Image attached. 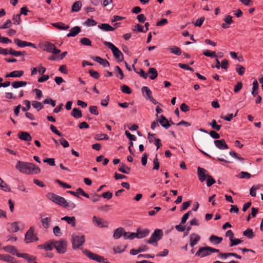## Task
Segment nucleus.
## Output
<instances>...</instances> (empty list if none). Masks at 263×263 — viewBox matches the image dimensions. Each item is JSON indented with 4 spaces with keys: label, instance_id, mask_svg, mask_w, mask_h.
Masks as SVG:
<instances>
[{
    "label": "nucleus",
    "instance_id": "obj_15",
    "mask_svg": "<svg viewBox=\"0 0 263 263\" xmlns=\"http://www.w3.org/2000/svg\"><path fill=\"white\" fill-rule=\"evenodd\" d=\"M18 137L21 140L25 141H30L32 139L30 134L26 132H20L18 133Z\"/></svg>",
    "mask_w": 263,
    "mask_h": 263
},
{
    "label": "nucleus",
    "instance_id": "obj_4",
    "mask_svg": "<svg viewBox=\"0 0 263 263\" xmlns=\"http://www.w3.org/2000/svg\"><path fill=\"white\" fill-rule=\"evenodd\" d=\"M85 241V236L81 234L78 235L73 234L71 236L72 246L74 250L79 249L84 243Z\"/></svg>",
    "mask_w": 263,
    "mask_h": 263
},
{
    "label": "nucleus",
    "instance_id": "obj_58",
    "mask_svg": "<svg viewBox=\"0 0 263 263\" xmlns=\"http://www.w3.org/2000/svg\"><path fill=\"white\" fill-rule=\"evenodd\" d=\"M126 246H124L123 248H121L120 246H117L114 248V251L115 253H119L123 252L126 249Z\"/></svg>",
    "mask_w": 263,
    "mask_h": 263
},
{
    "label": "nucleus",
    "instance_id": "obj_38",
    "mask_svg": "<svg viewBox=\"0 0 263 263\" xmlns=\"http://www.w3.org/2000/svg\"><path fill=\"white\" fill-rule=\"evenodd\" d=\"M24 71L22 70H15L11 72L9 76L12 78H20L23 75Z\"/></svg>",
    "mask_w": 263,
    "mask_h": 263
},
{
    "label": "nucleus",
    "instance_id": "obj_18",
    "mask_svg": "<svg viewBox=\"0 0 263 263\" xmlns=\"http://www.w3.org/2000/svg\"><path fill=\"white\" fill-rule=\"evenodd\" d=\"M17 222H13L7 224V229L10 232L15 233L19 230Z\"/></svg>",
    "mask_w": 263,
    "mask_h": 263
},
{
    "label": "nucleus",
    "instance_id": "obj_11",
    "mask_svg": "<svg viewBox=\"0 0 263 263\" xmlns=\"http://www.w3.org/2000/svg\"><path fill=\"white\" fill-rule=\"evenodd\" d=\"M197 175L199 178V180L201 182H203L206 178H208V176L209 175L208 174V171L204 168L200 167H198L197 168Z\"/></svg>",
    "mask_w": 263,
    "mask_h": 263
},
{
    "label": "nucleus",
    "instance_id": "obj_29",
    "mask_svg": "<svg viewBox=\"0 0 263 263\" xmlns=\"http://www.w3.org/2000/svg\"><path fill=\"white\" fill-rule=\"evenodd\" d=\"M148 74H150L149 78L151 80H155L158 76L157 71L154 68H150L148 70Z\"/></svg>",
    "mask_w": 263,
    "mask_h": 263
},
{
    "label": "nucleus",
    "instance_id": "obj_48",
    "mask_svg": "<svg viewBox=\"0 0 263 263\" xmlns=\"http://www.w3.org/2000/svg\"><path fill=\"white\" fill-rule=\"evenodd\" d=\"M80 43L83 45H87V46H91V41L86 37H84L81 39Z\"/></svg>",
    "mask_w": 263,
    "mask_h": 263
},
{
    "label": "nucleus",
    "instance_id": "obj_31",
    "mask_svg": "<svg viewBox=\"0 0 263 263\" xmlns=\"http://www.w3.org/2000/svg\"><path fill=\"white\" fill-rule=\"evenodd\" d=\"M130 168L126 166L124 164L121 163L120 164L118 170L124 174H128L130 171Z\"/></svg>",
    "mask_w": 263,
    "mask_h": 263
},
{
    "label": "nucleus",
    "instance_id": "obj_49",
    "mask_svg": "<svg viewBox=\"0 0 263 263\" xmlns=\"http://www.w3.org/2000/svg\"><path fill=\"white\" fill-rule=\"evenodd\" d=\"M203 54L206 57H209L212 58H214L216 56L215 51H212L211 50H205L203 52Z\"/></svg>",
    "mask_w": 263,
    "mask_h": 263
},
{
    "label": "nucleus",
    "instance_id": "obj_45",
    "mask_svg": "<svg viewBox=\"0 0 263 263\" xmlns=\"http://www.w3.org/2000/svg\"><path fill=\"white\" fill-rule=\"evenodd\" d=\"M210 125L212 126V128L217 131L220 129L221 125H218L215 120H213Z\"/></svg>",
    "mask_w": 263,
    "mask_h": 263
},
{
    "label": "nucleus",
    "instance_id": "obj_39",
    "mask_svg": "<svg viewBox=\"0 0 263 263\" xmlns=\"http://www.w3.org/2000/svg\"><path fill=\"white\" fill-rule=\"evenodd\" d=\"M54 244V240L50 241L44 245V248L46 251H51L53 248H54V246H53Z\"/></svg>",
    "mask_w": 263,
    "mask_h": 263
},
{
    "label": "nucleus",
    "instance_id": "obj_53",
    "mask_svg": "<svg viewBox=\"0 0 263 263\" xmlns=\"http://www.w3.org/2000/svg\"><path fill=\"white\" fill-rule=\"evenodd\" d=\"M215 183V180L210 175L208 176L206 180V185L208 186H210Z\"/></svg>",
    "mask_w": 263,
    "mask_h": 263
},
{
    "label": "nucleus",
    "instance_id": "obj_5",
    "mask_svg": "<svg viewBox=\"0 0 263 263\" xmlns=\"http://www.w3.org/2000/svg\"><path fill=\"white\" fill-rule=\"evenodd\" d=\"M67 241L64 239L54 241V248L59 254H64L67 251Z\"/></svg>",
    "mask_w": 263,
    "mask_h": 263
},
{
    "label": "nucleus",
    "instance_id": "obj_9",
    "mask_svg": "<svg viewBox=\"0 0 263 263\" xmlns=\"http://www.w3.org/2000/svg\"><path fill=\"white\" fill-rule=\"evenodd\" d=\"M92 222L97 227L99 228H106L108 226V222L103 220L101 218H99L94 216L92 217Z\"/></svg>",
    "mask_w": 263,
    "mask_h": 263
},
{
    "label": "nucleus",
    "instance_id": "obj_28",
    "mask_svg": "<svg viewBox=\"0 0 263 263\" xmlns=\"http://www.w3.org/2000/svg\"><path fill=\"white\" fill-rule=\"evenodd\" d=\"M209 240L211 242L218 245L222 241V238L212 235L210 237Z\"/></svg>",
    "mask_w": 263,
    "mask_h": 263
},
{
    "label": "nucleus",
    "instance_id": "obj_12",
    "mask_svg": "<svg viewBox=\"0 0 263 263\" xmlns=\"http://www.w3.org/2000/svg\"><path fill=\"white\" fill-rule=\"evenodd\" d=\"M200 239V236L196 233H192L190 236V245L193 247Z\"/></svg>",
    "mask_w": 263,
    "mask_h": 263
},
{
    "label": "nucleus",
    "instance_id": "obj_64",
    "mask_svg": "<svg viewBox=\"0 0 263 263\" xmlns=\"http://www.w3.org/2000/svg\"><path fill=\"white\" fill-rule=\"evenodd\" d=\"M50 128L53 133H55L59 136H62V133H60L59 130H58L56 127L53 125L51 124L50 126Z\"/></svg>",
    "mask_w": 263,
    "mask_h": 263
},
{
    "label": "nucleus",
    "instance_id": "obj_63",
    "mask_svg": "<svg viewBox=\"0 0 263 263\" xmlns=\"http://www.w3.org/2000/svg\"><path fill=\"white\" fill-rule=\"evenodd\" d=\"M12 22L11 20H7L6 23L2 26L0 27V29H6L10 28L12 25Z\"/></svg>",
    "mask_w": 263,
    "mask_h": 263
},
{
    "label": "nucleus",
    "instance_id": "obj_1",
    "mask_svg": "<svg viewBox=\"0 0 263 263\" xmlns=\"http://www.w3.org/2000/svg\"><path fill=\"white\" fill-rule=\"evenodd\" d=\"M14 42L20 48H24L26 46H29L32 48H39L42 49H57V47H56L54 44L47 41L40 42L38 46H36L35 44L29 42L23 41L18 39H14Z\"/></svg>",
    "mask_w": 263,
    "mask_h": 263
},
{
    "label": "nucleus",
    "instance_id": "obj_51",
    "mask_svg": "<svg viewBox=\"0 0 263 263\" xmlns=\"http://www.w3.org/2000/svg\"><path fill=\"white\" fill-rule=\"evenodd\" d=\"M85 255L89 257L90 259L95 260L97 254L91 252L90 251L86 250L85 251Z\"/></svg>",
    "mask_w": 263,
    "mask_h": 263
},
{
    "label": "nucleus",
    "instance_id": "obj_25",
    "mask_svg": "<svg viewBox=\"0 0 263 263\" xmlns=\"http://www.w3.org/2000/svg\"><path fill=\"white\" fill-rule=\"evenodd\" d=\"M81 31V29L78 26H76L70 30V32L67 34V36L68 37L70 36H75L77 35Z\"/></svg>",
    "mask_w": 263,
    "mask_h": 263
},
{
    "label": "nucleus",
    "instance_id": "obj_43",
    "mask_svg": "<svg viewBox=\"0 0 263 263\" xmlns=\"http://www.w3.org/2000/svg\"><path fill=\"white\" fill-rule=\"evenodd\" d=\"M32 105L34 108L37 109V111L40 110L43 107L42 103L36 101H33L32 102Z\"/></svg>",
    "mask_w": 263,
    "mask_h": 263
},
{
    "label": "nucleus",
    "instance_id": "obj_21",
    "mask_svg": "<svg viewBox=\"0 0 263 263\" xmlns=\"http://www.w3.org/2000/svg\"><path fill=\"white\" fill-rule=\"evenodd\" d=\"M3 249L5 251H6L13 255H16L17 256V254H20L19 253L17 252L16 248L15 247L12 246H7L4 247Z\"/></svg>",
    "mask_w": 263,
    "mask_h": 263
},
{
    "label": "nucleus",
    "instance_id": "obj_46",
    "mask_svg": "<svg viewBox=\"0 0 263 263\" xmlns=\"http://www.w3.org/2000/svg\"><path fill=\"white\" fill-rule=\"evenodd\" d=\"M192 214V211H189L186 213L184 214L181 218V224H184L187 220L189 216Z\"/></svg>",
    "mask_w": 263,
    "mask_h": 263
},
{
    "label": "nucleus",
    "instance_id": "obj_7",
    "mask_svg": "<svg viewBox=\"0 0 263 263\" xmlns=\"http://www.w3.org/2000/svg\"><path fill=\"white\" fill-rule=\"evenodd\" d=\"M33 232L34 228L33 227H30L29 230L27 232L25 238V240L26 243H30L38 240V238L33 233Z\"/></svg>",
    "mask_w": 263,
    "mask_h": 263
},
{
    "label": "nucleus",
    "instance_id": "obj_34",
    "mask_svg": "<svg viewBox=\"0 0 263 263\" xmlns=\"http://www.w3.org/2000/svg\"><path fill=\"white\" fill-rule=\"evenodd\" d=\"M114 57L119 61H122L123 60V55L120 50H112Z\"/></svg>",
    "mask_w": 263,
    "mask_h": 263
},
{
    "label": "nucleus",
    "instance_id": "obj_10",
    "mask_svg": "<svg viewBox=\"0 0 263 263\" xmlns=\"http://www.w3.org/2000/svg\"><path fill=\"white\" fill-rule=\"evenodd\" d=\"M211 254L210 247H201L195 254L196 256L204 257Z\"/></svg>",
    "mask_w": 263,
    "mask_h": 263
},
{
    "label": "nucleus",
    "instance_id": "obj_35",
    "mask_svg": "<svg viewBox=\"0 0 263 263\" xmlns=\"http://www.w3.org/2000/svg\"><path fill=\"white\" fill-rule=\"evenodd\" d=\"M53 26L60 30H67L69 28L68 25H65L63 23H56L53 24Z\"/></svg>",
    "mask_w": 263,
    "mask_h": 263
},
{
    "label": "nucleus",
    "instance_id": "obj_13",
    "mask_svg": "<svg viewBox=\"0 0 263 263\" xmlns=\"http://www.w3.org/2000/svg\"><path fill=\"white\" fill-rule=\"evenodd\" d=\"M0 260L9 263H17L16 260L8 254H0Z\"/></svg>",
    "mask_w": 263,
    "mask_h": 263
},
{
    "label": "nucleus",
    "instance_id": "obj_16",
    "mask_svg": "<svg viewBox=\"0 0 263 263\" xmlns=\"http://www.w3.org/2000/svg\"><path fill=\"white\" fill-rule=\"evenodd\" d=\"M8 53L15 57H18L21 55H24L25 54V52L17 51L16 50H0V54L6 55Z\"/></svg>",
    "mask_w": 263,
    "mask_h": 263
},
{
    "label": "nucleus",
    "instance_id": "obj_26",
    "mask_svg": "<svg viewBox=\"0 0 263 263\" xmlns=\"http://www.w3.org/2000/svg\"><path fill=\"white\" fill-rule=\"evenodd\" d=\"M17 256L26 259L29 262H30L31 261H33L35 259V258L34 257L29 255L27 253H21L19 254H17Z\"/></svg>",
    "mask_w": 263,
    "mask_h": 263
},
{
    "label": "nucleus",
    "instance_id": "obj_37",
    "mask_svg": "<svg viewBox=\"0 0 263 263\" xmlns=\"http://www.w3.org/2000/svg\"><path fill=\"white\" fill-rule=\"evenodd\" d=\"M133 67L134 70L138 74H139L140 77L143 78L144 79L147 78V74L145 73V72L141 68H136L134 66V65H133Z\"/></svg>",
    "mask_w": 263,
    "mask_h": 263
},
{
    "label": "nucleus",
    "instance_id": "obj_57",
    "mask_svg": "<svg viewBox=\"0 0 263 263\" xmlns=\"http://www.w3.org/2000/svg\"><path fill=\"white\" fill-rule=\"evenodd\" d=\"M89 110L90 113L95 115H98L99 114L96 106H90L89 108Z\"/></svg>",
    "mask_w": 263,
    "mask_h": 263
},
{
    "label": "nucleus",
    "instance_id": "obj_30",
    "mask_svg": "<svg viewBox=\"0 0 263 263\" xmlns=\"http://www.w3.org/2000/svg\"><path fill=\"white\" fill-rule=\"evenodd\" d=\"M82 7V3L81 1H77L74 3L72 6V12H78Z\"/></svg>",
    "mask_w": 263,
    "mask_h": 263
},
{
    "label": "nucleus",
    "instance_id": "obj_24",
    "mask_svg": "<svg viewBox=\"0 0 263 263\" xmlns=\"http://www.w3.org/2000/svg\"><path fill=\"white\" fill-rule=\"evenodd\" d=\"M124 229L120 227L117 228L114 232L113 237L115 239H117L123 236Z\"/></svg>",
    "mask_w": 263,
    "mask_h": 263
},
{
    "label": "nucleus",
    "instance_id": "obj_3",
    "mask_svg": "<svg viewBox=\"0 0 263 263\" xmlns=\"http://www.w3.org/2000/svg\"><path fill=\"white\" fill-rule=\"evenodd\" d=\"M46 196L52 201L65 208L73 210L76 208V204L74 202L71 201H66L64 198L54 193H48Z\"/></svg>",
    "mask_w": 263,
    "mask_h": 263
},
{
    "label": "nucleus",
    "instance_id": "obj_60",
    "mask_svg": "<svg viewBox=\"0 0 263 263\" xmlns=\"http://www.w3.org/2000/svg\"><path fill=\"white\" fill-rule=\"evenodd\" d=\"M125 134L126 137L130 140V141H136L137 138L136 136L134 135L131 134L127 130H126L125 132Z\"/></svg>",
    "mask_w": 263,
    "mask_h": 263
},
{
    "label": "nucleus",
    "instance_id": "obj_54",
    "mask_svg": "<svg viewBox=\"0 0 263 263\" xmlns=\"http://www.w3.org/2000/svg\"><path fill=\"white\" fill-rule=\"evenodd\" d=\"M12 20L14 24L19 25L21 23L20 14L14 15Z\"/></svg>",
    "mask_w": 263,
    "mask_h": 263
},
{
    "label": "nucleus",
    "instance_id": "obj_50",
    "mask_svg": "<svg viewBox=\"0 0 263 263\" xmlns=\"http://www.w3.org/2000/svg\"><path fill=\"white\" fill-rule=\"evenodd\" d=\"M89 73L90 76L94 79H98L100 77V74L96 71H94L93 70H89Z\"/></svg>",
    "mask_w": 263,
    "mask_h": 263
},
{
    "label": "nucleus",
    "instance_id": "obj_6",
    "mask_svg": "<svg viewBox=\"0 0 263 263\" xmlns=\"http://www.w3.org/2000/svg\"><path fill=\"white\" fill-rule=\"evenodd\" d=\"M163 236V232L160 229H156L152 234L150 238L147 240L149 244L156 243L155 246H157V241L160 240Z\"/></svg>",
    "mask_w": 263,
    "mask_h": 263
},
{
    "label": "nucleus",
    "instance_id": "obj_2",
    "mask_svg": "<svg viewBox=\"0 0 263 263\" xmlns=\"http://www.w3.org/2000/svg\"><path fill=\"white\" fill-rule=\"evenodd\" d=\"M15 167L20 172L26 174H36L41 171L35 165L21 161H17Z\"/></svg>",
    "mask_w": 263,
    "mask_h": 263
},
{
    "label": "nucleus",
    "instance_id": "obj_61",
    "mask_svg": "<svg viewBox=\"0 0 263 263\" xmlns=\"http://www.w3.org/2000/svg\"><path fill=\"white\" fill-rule=\"evenodd\" d=\"M236 70L239 75L242 76L245 72V68L243 67L238 65Z\"/></svg>",
    "mask_w": 263,
    "mask_h": 263
},
{
    "label": "nucleus",
    "instance_id": "obj_19",
    "mask_svg": "<svg viewBox=\"0 0 263 263\" xmlns=\"http://www.w3.org/2000/svg\"><path fill=\"white\" fill-rule=\"evenodd\" d=\"M138 238H143L146 237L149 233L150 231L148 229L138 228L137 230Z\"/></svg>",
    "mask_w": 263,
    "mask_h": 263
},
{
    "label": "nucleus",
    "instance_id": "obj_36",
    "mask_svg": "<svg viewBox=\"0 0 263 263\" xmlns=\"http://www.w3.org/2000/svg\"><path fill=\"white\" fill-rule=\"evenodd\" d=\"M115 70L116 73V76L117 77H119V78L121 80H122L124 78V73L119 66H116L115 67Z\"/></svg>",
    "mask_w": 263,
    "mask_h": 263
},
{
    "label": "nucleus",
    "instance_id": "obj_44",
    "mask_svg": "<svg viewBox=\"0 0 263 263\" xmlns=\"http://www.w3.org/2000/svg\"><path fill=\"white\" fill-rule=\"evenodd\" d=\"M95 139L97 140H108L109 139V137L106 134H97L95 136Z\"/></svg>",
    "mask_w": 263,
    "mask_h": 263
},
{
    "label": "nucleus",
    "instance_id": "obj_41",
    "mask_svg": "<svg viewBox=\"0 0 263 263\" xmlns=\"http://www.w3.org/2000/svg\"><path fill=\"white\" fill-rule=\"evenodd\" d=\"M229 239L231 241V243L230 244V247L237 246L242 242L240 239L238 238H230Z\"/></svg>",
    "mask_w": 263,
    "mask_h": 263
},
{
    "label": "nucleus",
    "instance_id": "obj_32",
    "mask_svg": "<svg viewBox=\"0 0 263 263\" xmlns=\"http://www.w3.org/2000/svg\"><path fill=\"white\" fill-rule=\"evenodd\" d=\"M27 82L25 81H14L11 83V85L14 88H17L19 87L26 86Z\"/></svg>",
    "mask_w": 263,
    "mask_h": 263
},
{
    "label": "nucleus",
    "instance_id": "obj_62",
    "mask_svg": "<svg viewBox=\"0 0 263 263\" xmlns=\"http://www.w3.org/2000/svg\"><path fill=\"white\" fill-rule=\"evenodd\" d=\"M53 232L56 236H60L61 235V230L58 226H55L53 228Z\"/></svg>",
    "mask_w": 263,
    "mask_h": 263
},
{
    "label": "nucleus",
    "instance_id": "obj_42",
    "mask_svg": "<svg viewBox=\"0 0 263 263\" xmlns=\"http://www.w3.org/2000/svg\"><path fill=\"white\" fill-rule=\"evenodd\" d=\"M237 177L240 179L247 178L249 179L251 177V174L248 172H241L237 176Z\"/></svg>",
    "mask_w": 263,
    "mask_h": 263
},
{
    "label": "nucleus",
    "instance_id": "obj_56",
    "mask_svg": "<svg viewBox=\"0 0 263 263\" xmlns=\"http://www.w3.org/2000/svg\"><path fill=\"white\" fill-rule=\"evenodd\" d=\"M44 163H47L50 166L55 165V161L53 158H46L43 160Z\"/></svg>",
    "mask_w": 263,
    "mask_h": 263
},
{
    "label": "nucleus",
    "instance_id": "obj_59",
    "mask_svg": "<svg viewBox=\"0 0 263 263\" xmlns=\"http://www.w3.org/2000/svg\"><path fill=\"white\" fill-rule=\"evenodd\" d=\"M84 24L87 26H95L97 25V23L93 20L88 18L86 21L84 23Z\"/></svg>",
    "mask_w": 263,
    "mask_h": 263
},
{
    "label": "nucleus",
    "instance_id": "obj_22",
    "mask_svg": "<svg viewBox=\"0 0 263 263\" xmlns=\"http://www.w3.org/2000/svg\"><path fill=\"white\" fill-rule=\"evenodd\" d=\"M98 28L104 31H114L115 28L108 24H101L98 25Z\"/></svg>",
    "mask_w": 263,
    "mask_h": 263
},
{
    "label": "nucleus",
    "instance_id": "obj_17",
    "mask_svg": "<svg viewBox=\"0 0 263 263\" xmlns=\"http://www.w3.org/2000/svg\"><path fill=\"white\" fill-rule=\"evenodd\" d=\"M158 121L161 125L165 129H168L171 126L169 121L163 115L160 116V119L158 118Z\"/></svg>",
    "mask_w": 263,
    "mask_h": 263
},
{
    "label": "nucleus",
    "instance_id": "obj_14",
    "mask_svg": "<svg viewBox=\"0 0 263 263\" xmlns=\"http://www.w3.org/2000/svg\"><path fill=\"white\" fill-rule=\"evenodd\" d=\"M214 142L215 146L219 149H224L229 148V146L226 144L224 139L215 140Z\"/></svg>",
    "mask_w": 263,
    "mask_h": 263
},
{
    "label": "nucleus",
    "instance_id": "obj_55",
    "mask_svg": "<svg viewBox=\"0 0 263 263\" xmlns=\"http://www.w3.org/2000/svg\"><path fill=\"white\" fill-rule=\"evenodd\" d=\"M24 103L25 104L26 106L23 107L22 108V109L23 111H26L27 110H29L30 108V102L28 100H25L24 101Z\"/></svg>",
    "mask_w": 263,
    "mask_h": 263
},
{
    "label": "nucleus",
    "instance_id": "obj_20",
    "mask_svg": "<svg viewBox=\"0 0 263 263\" xmlns=\"http://www.w3.org/2000/svg\"><path fill=\"white\" fill-rule=\"evenodd\" d=\"M141 91L143 96L146 99H149L152 97V91L146 86H143L141 88Z\"/></svg>",
    "mask_w": 263,
    "mask_h": 263
},
{
    "label": "nucleus",
    "instance_id": "obj_8",
    "mask_svg": "<svg viewBox=\"0 0 263 263\" xmlns=\"http://www.w3.org/2000/svg\"><path fill=\"white\" fill-rule=\"evenodd\" d=\"M40 218L43 227L45 229L49 228L50 223L51 221V218L49 215L47 214H41Z\"/></svg>",
    "mask_w": 263,
    "mask_h": 263
},
{
    "label": "nucleus",
    "instance_id": "obj_23",
    "mask_svg": "<svg viewBox=\"0 0 263 263\" xmlns=\"http://www.w3.org/2000/svg\"><path fill=\"white\" fill-rule=\"evenodd\" d=\"M62 220H64L67 222L72 227H74L76 225V219L74 216L68 217L65 216L61 218Z\"/></svg>",
    "mask_w": 263,
    "mask_h": 263
},
{
    "label": "nucleus",
    "instance_id": "obj_40",
    "mask_svg": "<svg viewBox=\"0 0 263 263\" xmlns=\"http://www.w3.org/2000/svg\"><path fill=\"white\" fill-rule=\"evenodd\" d=\"M243 234L249 239H252L254 236L253 230L251 229H248L247 230L245 231Z\"/></svg>",
    "mask_w": 263,
    "mask_h": 263
},
{
    "label": "nucleus",
    "instance_id": "obj_33",
    "mask_svg": "<svg viewBox=\"0 0 263 263\" xmlns=\"http://www.w3.org/2000/svg\"><path fill=\"white\" fill-rule=\"evenodd\" d=\"M71 115L75 118H79L82 116V114L81 110L77 108H74L72 109L71 112Z\"/></svg>",
    "mask_w": 263,
    "mask_h": 263
},
{
    "label": "nucleus",
    "instance_id": "obj_47",
    "mask_svg": "<svg viewBox=\"0 0 263 263\" xmlns=\"http://www.w3.org/2000/svg\"><path fill=\"white\" fill-rule=\"evenodd\" d=\"M121 90L123 92L126 94H130L132 93L131 89L127 85H123L121 87Z\"/></svg>",
    "mask_w": 263,
    "mask_h": 263
},
{
    "label": "nucleus",
    "instance_id": "obj_27",
    "mask_svg": "<svg viewBox=\"0 0 263 263\" xmlns=\"http://www.w3.org/2000/svg\"><path fill=\"white\" fill-rule=\"evenodd\" d=\"M50 52H51L53 55L48 57V60L53 61V60H59V55L58 54L60 53L61 50H47Z\"/></svg>",
    "mask_w": 263,
    "mask_h": 263
},
{
    "label": "nucleus",
    "instance_id": "obj_52",
    "mask_svg": "<svg viewBox=\"0 0 263 263\" xmlns=\"http://www.w3.org/2000/svg\"><path fill=\"white\" fill-rule=\"evenodd\" d=\"M103 43L105 45V47L109 49H119L110 42L104 41L103 42Z\"/></svg>",
    "mask_w": 263,
    "mask_h": 263
}]
</instances>
